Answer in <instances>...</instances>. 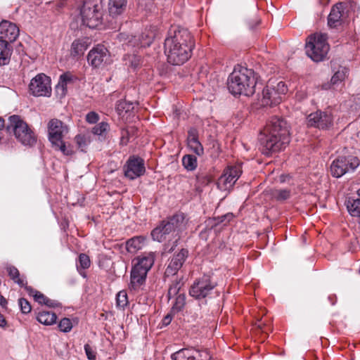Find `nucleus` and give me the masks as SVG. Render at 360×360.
<instances>
[{"label":"nucleus","mask_w":360,"mask_h":360,"mask_svg":"<svg viewBox=\"0 0 360 360\" xmlns=\"http://www.w3.org/2000/svg\"><path fill=\"white\" fill-rule=\"evenodd\" d=\"M124 60H128L129 65L134 68H136L140 65L141 62L140 56L136 55H129L127 56V58H124Z\"/></svg>","instance_id":"49530a36"},{"label":"nucleus","mask_w":360,"mask_h":360,"mask_svg":"<svg viewBox=\"0 0 360 360\" xmlns=\"http://www.w3.org/2000/svg\"><path fill=\"white\" fill-rule=\"evenodd\" d=\"M188 146L196 155L200 156L203 154V147L198 139V132L196 129H191L188 131L187 138Z\"/></svg>","instance_id":"4be33fe9"},{"label":"nucleus","mask_w":360,"mask_h":360,"mask_svg":"<svg viewBox=\"0 0 360 360\" xmlns=\"http://www.w3.org/2000/svg\"><path fill=\"white\" fill-rule=\"evenodd\" d=\"M359 164L360 160L356 156H339L330 165V174L335 178H340L347 173L354 172Z\"/></svg>","instance_id":"1a4fd4ad"},{"label":"nucleus","mask_w":360,"mask_h":360,"mask_svg":"<svg viewBox=\"0 0 360 360\" xmlns=\"http://www.w3.org/2000/svg\"><path fill=\"white\" fill-rule=\"evenodd\" d=\"M137 262L131 271V281L129 288L136 290L144 283L148 271L154 264L155 255L153 252H148L142 255L137 259Z\"/></svg>","instance_id":"39448f33"},{"label":"nucleus","mask_w":360,"mask_h":360,"mask_svg":"<svg viewBox=\"0 0 360 360\" xmlns=\"http://www.w3.org/2000/svg\"><path fill=\"white\" fill-rule=\"evenodd\" d=\"M261 105L262 106H271L280 103L282 98L270 86H267L262 91V98H259Z\"/></svg>","instance_id":"aec40b11"},{"label":"nucleus","mask_w":360,"mask_h":360,"mask_svg":"<svg viewBox=\"0 0 360 360\" xmlns=\"http://www.w3.org/2000/svg\"><path fill=\"white\" fill-rule=\"evenodd\" d=\"M327 39L328 35L321 32H316L307 37L305 51L312 60L320 62L326 58L329 51Z\"/></svg>","instance_id":"423d86ee"},{"label":"nucleus","mask_w":360,"mask_h":360,"mask_svg":"<svg viewBox=\"0 0 360 360\" xmlns=\"http://www.w3.org/2000/svg\"><path fill=\"white\" fill-rule=\"evenodd\" d=\"M68 131V126L60 120L51 119L48 123V138L51 143H58Z\"/></svg>","instance_id":"ddd939ff"},{"label":"nucleus","mask_w":360,"mask_h":360,"mask_svg":"<svg viewBox=\"0 0 360 360\" xmlns=\"http://www.w3.org/2000/svg\"><path fill=\"white\" fill-rule=\"evenodd\" d=\"M117 305L120 307L124 308L128 304L127 294L124 290L120 291L116 297Z\"/></svg>","instance_id":"a19ab883"},{"label":"nucleus","mask_w":360,"mask_h":360,"mask_svg":"<svg viewBox=\"0 0 360 360\" xmlns=\"http://www.w3.org/2000/svg\"><path fill=\"white\" fill-rule=\"evenodd\" d=\"M109 129V124L102 122L92 128V133L95 135L104 136Z\"/></svg>","instance_id":"58836bf2"},{"label":"nucleus","mask_w":360,"mask_h":360,"mask_svg":"<svg viewBox=\"0 0 360 360\" xmlns=\"http://www.w3.org/2000/svg\"><path fill=\"white\" fill-rule=\"evenodd\" d=\"M7 304L6 299L1 295H0V305L3 307H5Z\"/></svg>","instance_id":"bf43d9fd"},{"label":"nucleus","mask_w":360,"mask_h":360,"mask_svg":"<svg viewBox=\"0 0 360 360\" xmlns=\"http://www.w3.org/2000/svg\"><path fill=\"white\" fill-rule=\"evenodd\" d=\"M30 93L34 96H47L51 94V79L49 77L41 73L31 79L29 85Z\"/></svg>","instance_id":"9b49d317"},{"label":"nucleus","mask_w":360,"mask_h":360,"mask_svg":"<svg viewBox=\"0 0 360 360\" xmlns=\"http://www.w3.org/2000/svg\"><path fill=\"white\" fill-rule=\"evenodd\" d=\"M227 86L233 95H253L256 86L254 71L240 65L235 67L228 78Z\"/></svg>","instance_id":"7ed1b4c3"},{"label":"nucleus","mask_w":360,"mask_h":360,"mask_svg":"<svg viewBox=\"0 0 360 360\" xmlns=\"http://www.w3.org/2000/svg\"><path fill=\"white\" fill-rule=\"evenodd\" d=\"M347 5L344 2H339L331 8L328 18V24L330 27H336L347 17Z\"/></svg>","instance_id":"f3484780"},{"label":"nucleus","mask_w":360,"mask_h":360,"mask_svg":"<svg viewBox=\"0 0 360 360\" xmlns=\"http://www.w3.org/2000/svg\"><path fill=\"white\" fill-rule=\"evenodd\" d=\"M217 286V282L209 275L197 278L189 290V294L195 300H202L210 296Z\"/></svg>","instance_id":"9d476101"},{"label":"nucleus","mask_w":360,"mask_h":360,"mask_svg":"<svg viewBox=\"0 0 360 360\" xmlns=\"http://www.w3.org/2000/svg\"><path fill=\"white\" fill-rule=\"evenodd\" d=\"M172 320V316H171V314L166 315L162 319V325L165 326H168L171 323Z\"/></svg>","instance_id":"4d7b16f0"},{"label":"nucleus","mask_w":360,"mask_h":360,"mask_svg":"<svg viewBox=\"0 0 360 360\" xmlns=\"http://www.w3.org/2000/svg\"><path fill=\"white\" fill-rule=\"evenodd\" d=\"M194 41L190 32L184 28H171L164 44L167 61L174 65H181L191 56Z\"/></svg>","instance_id":"f257e3e1"},{"label":"nucleus","mask_w":360,"mask_h":360,"mask_svg":"<svg viewBox=\"0 0 360 360\" xmlns=\"http://www.w3.org/2000/svg\"><path fill=\"white\" fill-rule=\"evenodd\" d=\"M127 6V0H109L108 11L110 15L116 18L121 15Z\"/></svg>","instance_id":"b1692460"},{"label":"nucleus","mask_w":360,"mask_h":360,"mask_svg":"<svg viewBox=\"0 0 360 360\" xmlns=\"http://www.w3.org/2000/svg\"><path fill=\"white\" fill-rule=\"evenodd\" d=\"M259 141L263 154L270 155L290 143L289 127L284 120L274 117L260 134Z\"/></svg>","instance_id":"f03ea898"},{"label":"nucleus","mask_w":360,"mask_h":360,"mask_svg":"<svg viewBox=\"0 0 360 360\" xmlns=\"http://www.w3.org/2000/svg\"><path fill=\"white\" fill-rule=\"evenodd\" d=\"M197 180L201 184H207L210 181V178L207 175H198Z\"/></svg>","instance_id":"864d4df0"},{"label":"nucleus","mask_w":360,"mask_h":360,"mask_svg":"<svg viewBox=\"0 0 360 360\" xmlns=\"http://www.w3.org/2000/svg\"><path fill=\"white\" fill-rule=\"evenodd\" d=\"M6 130L13 133L16 139L24 146H32L37 142L33 131L19 115L9 117Z\"/></svg>","instance_id":"20e7f679"},{"label":"nucleus","mask_w":360,"mask_h":360,"mask_svg":"<svg viewBox=\"0 0 360 360\" xmlns=\"http://www.w3.org/2000/svg\"><path fill=\"white\" fill-rule=\"evenodd\" d=\"M233 218V214L232 213H227L224 215H222V216H220V217H218L217 218H216L215 220H217V222L215 224H219L224 223V222H225V224H226V222L230 221Z\"/></svg>","instance_id":"3c124183"},{"label":"nucleus","mask_w":360,"mask_h":360,"mask_svg":"<svg viewBox=\"0 0 360 360\" xmlns=\"http://www.w3.org/2000/svg\"><path fill=\"white\" fill-rule=\"evenodd\" d=\"M175 301L172 307V311L179 312L181 311L186 304V295L184 292L179 293L175 296Z\"/></svg>","instance_id":"473e14b6"},{"label":"nucleus","mask_w":360,"mask_h":360,"mask_svg":"<svg viewBox=\"0 0 360 360\" xmlns=\"http://www.w3.org/2000/svg\"><path fill=\"white\" fill-rule=\"evenodd\" d=\"M7 271L9 276L14 281V282L17 283L20 286H24L25 285L24 280L19 278L20 274L15 267L11 266H8Z\"/></svg>","instance_id":"f704fd0d"},{"label":"nucleus","mask_w":360,"mask_h":360,"mask_svg":"<svg viewBox=\"0 0 360 360\" xmlns=\"http://www.w3.org/2000/svg\"><path fill=\"white\" fill-rule=\"evenodd\" d=\"M275 198L280 200H284L290 197V191L286 189L276 191L274 193Z\"/></svg>","instance_id":"de8ad7c7"},{"label":"nucleus","mask_w":360,"mask_h":360,"mask_svg":"<svg viewBox=\"0 0 360 360\" xmlns=\"http://www.w3.org/2000/svg\"><path fill=\"white\" fill-rule=\"evenodd\" d=\"M307 125L320 129H329L333 124V117L328 112L317 110L308 115Z\"/></svg>","instance_id":"f8f14e48"},{"label":"nucleus","mask_w":360,"mask_h":360,"mask_svg":"<svg viewBox=\"0 0 360 360\" xmlns=\"http://www.w3.org/2000/svg\"><path fill=\"white\" fill-rule=\"evenodd\" d=\"M259 22L260 20L257 17H255L252 22L248 21L249 27L251 30L254 29L257 25H259Z\"/></svg>","instance_id":"5fc2aeb1"},{"label":"nucleus","mask_w":360,"mask_h":360,"mask_svg":"<svg viewBox=\"0 0 360 360\" xmlns=\"http://www.w3.org/2000/svg\"><path fill=\"white\" fill-rule=\"evenodd\" d=\"M89 63L95 68H98L110 61L108 49L103 45H97L91 49L87 56Z\"/></svg>","instance_id":"dca6fc26"},{"label":"nucleus","mask_w":360,"mask_h":360,"mask_svg":"<svg viewBox=\"0 0 360 360\" xmlns=\"http://www.w3.org/2000/svg\"><path fill=\"white\" fill-rule=\"evenodd\" d=\"M6 326V321L4 315L0 314V327L4 328Z\"/></svg>","instance_id":"13d9d810"},{"label":"nucleus","mask_w":360,"mask_h":360,"mask_svg":"<svg viewBox=\"0 0 360 360\" xmlns=\"http://www.w3.org/2000/svg\"><path fill=\"white\" fill-rule=\"evenodd\" d=\"M98 120H99V115L94 111L89 112L86 115V120L87 122H89L90 124H95L98 121Z\"/></svg>","instance_id":"09e8293b"},{"label":"nucleus","mask_w":360,"mask_h":360,"mask_svg":"<svg viewBox=\"0 0 360 360\" xmlns=\"http://www.w3.org/2000/svg\"><path fill=\"white\" fill-rule=\"evenodd\" d=\"M34 299L36 302H39V304H45V302L46 300V297L41 293L40 292H35V294H33Z\"/></svg>","instance_id":"603ef678"},{"label":"nucleus","mask_w":360,"mask_h":360,"mask_svg":"<svg viewBox=\"0 0 360 360\" xmlns=\"http://www.w3.org/2000/svg\"><path fill=\"white\" fill-rule=\"evenodd\" d=\"M348 72L349 70L347 68L340 67L338 70L334 72V75L330 79L331 85H337L344 81L348 75Z\"/></svg>","instance_id":"c85d7f7f"},{"label":"nucleus","mask_w":360,"mask_h":360,"mask_svg":"<svg viewBox=\"0 0 360 360\" xmlns=\"http://www.w3.org/2000/svg\"><path fill=\"white\" fill-rule=\"evenodd\" d=\"M37 319L44 325L50 326L56 323L57 316L53 312L44 311L38 314Z\"/></svg>","instance_id":"cd10ccee"},{"label":"nucleus","mask_w":360,"mask_h":360,"mask_svg":"<svg viewBox=\"0 0 360 360\" xmlns=\"http://www.w3.org/2000/svg\"><path fill=\"white\" fill-rule=\"evenodd\" d=\"M12 49L8 44L0 41V65H7L11 58Z\"/></svg>","instance_id":"bb28decb"},{"label":"nucleus","mask_w":360,"mask_h":360,"mask_svg":"<svg viewBox=\"0 0 360 360\" xmlns=\"http://www.w3.org/2000/svg\"><path fill=\"white\" fill-rule=\"evenodd\" d=\"M84 351L89 360H96V352L89 344L84 345Z\"/></svg>","instance_id":"8fccbe9b"},{"label":"nucleus","mask_w":360,"mask_h":360,"mask_svg":"<svg viewBox=\"0 0 360 360\" xmlns=\"http://www.w3.org/2000/svg\"><path fill=\"white\" fill-rule=\"evenodd\" d=\"M155 35L153 32H143L139 39H137L136 46H140L141 47L149 46L152 44Z\"/></svg>","instance_id":"7c9ffc66"},{"label":"nucleus","mask_w":360,"mask_h":360,"mask_svg":"<svg viewBox=\"0 0 360 360\" xmlns=\"http://www.w3.org/2000/svg\"><path fill=\"white\" fill-rule=\"evenodd\" d=\"M198 352L201 354V356H199L198 354H196V356H197V358H198L200 359H205L206 358L207 355L205 354H204V352H207L208 354V352L207 351H202V352L198 351Z\"/></svg>","instance_id":"680f3d73"},{"label":"nucleus","mask_w":360,"mask_h":360,"mask_svg":"<svg viewBox=\"0 0 360 360\" xmlns=\"http://www.w3.org/2000/svg\"><path fill=\"white\" fill-rule=\"evenodd\" d=\"M356 105L358 106L359 110H360V94L355 99Z\"/></svg>","instance_id":"e2e57ef3"},{"label":"nucleus","mask_w":360,"mask_h":360,"mask_svg":"<svg viewBox=\"0 0 360 360\" xmlns=\"http://www.w3.org/2000/svg\"><path fill=\"white\" fill-rule=\"evenodd\" d=\"M207 355L205 359L197 358L196 354L201 356V354L198 352V350L189 349V348H184L179 349V351L173 353L171 355V358L172 360H209L210 355L207 352H204Z\"/></svg>","instance_id":"412c9836"},{"label":"nucleus","mask_w":360,"mask_h":360,"mask_svg":"<svg viewBox=\"0 0 360 360\" xmlns=\"http://www.w3.org/2000/svg\"><path fill=\"white\" fill-rule=\"evenodd\" d=\"M240 175L237 167H231L226 169L218 180L217 185L221 190H229L234 185Z\"/></svg>","instance_id":"a211bd4d"},{"label":"nucleus","mask_w":360,"mask_h":360,"mask_svg":"<svg viewBox=\"0 0 360 360\" xmlns=\"http://www.w3.org/2000/svg\"><path fill=\"white\" fill-rule=\"evenodd\" d=\"M19 35V29L15 24L7 20L0 22V41L10 44L15 41Z\"/></svg>","instance_id":"6ab92c4d"},{"label":"nucleus","mask_w":360,"mask_h":360,"mask_svg":"<svg viewBox=\"0 0 360 360\" xmlns=\"http://www.w3.org/2000/svg\"><path fill=\"white\" fill-rule=\"evenodd\" d=\"M346 206L349 213L353 216L360 218V196L357 198H349L346 201Z\"/></svg>","instance_id":"a878e982"},{"label":"nucleus","mask_w":360,"mask_h":360,"mask_svg":"<svg viewBox=\"0 0 360 360\" xmlns=\"http://www.w3.org/2000/svg\"><path fill=\"white\" fill-rule=\"evenodd\" d=\"M58 328L63 333L70 332L72 328V324L70 319L68 318L62 319L58 323Z\"/></svg>","instance_id":"79ce46f5"},{"label":"nucleus","mask_w":360,"mask_h":360,"mask_svg":"<svg viewBox=\"0 0 360 360\" xmlns=\"http://www.w3.org/2000/svg\"><path fill=\"white\" fill-rule=\"evenodd\" d=\"M73 76L70 72H65L60 76L58 84L56 89L58 94L64 96L67 92V84L72 81Z\"/></svg>","instance_id":"393cba45"},{"label":"nucleus","mask_w":360,"mask_h":360,"mask_svg":"<svg viewBox=\"0 0 360 360\" xmlns=\"http://www.w3.org/2000/svg\"><path fill=\"white\" fill-rule=\"evenodd\" d=\"M44 304L50 307H56L58 305V303L47 297Z\"/></svg>","instance_id":"6e6d98bb"},{"label":"nucleus","mask_w":360,"mask_h":360,"mask_svg":"<svg viewBox=\"0 0 360 360\" xmlns=\"http://www.w3.org/2000/svg\"><path fill=\"white\" fill-rule=\"evenodd\" d=\"M103 15L101 0H84L80 8L82 23L94 29L101 24Z\"/></svg>","instance_id":"0eeeda50"},{"label":"nucleus","mask_w":360,"mask_h":360,"mask_svg":"<svg viewBox=\"0 0 360 360\" xmlns=\"http://www.w3.org/2000/svg\"><path fill=\"white\" fill-rule=\"evenodd\" d=\"M176 245L175 244V245H174L172 248H170L168 250V252H171V251H172V250H173V249H174V246H176Z\"/></svg>","instance_id":"69168bd1"},{"label":"nucleus","mask_w":360,"mask_h":360,"mask_svg":"<svg viewBox=\"0 0 360 360\" xmlns=\"http://www.w3.org/2000/svg\"><path fill=\"white\" fill-rule=\"evenodd\" d=\"M182 164L188 171H193L198 165L197 158L193 155H185L182 158Z\"/></svg>","instance_id":"2f4dec72"},{"label":"nucleus","mask_w":360,"mask_h":360,"mask_svg":"<svg viewBox=\"0 0 360 360\" xmlns=\"http://www.w3.org/2000/svg\"><path fill=\"white\" fill-rule=\"evenodd\" d=\"M51 144L56 150H59L65 155H70L72 153V150L65 145L63 139L59 141L58 143H51Z\"/></svg>","instance_id":"ea45409f"},{"label":"nucleus","mask_w":360,"mask_h":360,"mask_svg":"<svg viewBox=\"0 0 360 360\" xmlns=\"http://www.w3.org/2000/svg\"><path fill=\"white\" fill-rule=\"evenodd\" d=\"M143 239L140 237H134L127 240V248L129 252H134L141 248Z\"/></svg>","instance_id":"c9c22d12"},{"label":"nucleus","mask_w":360,"mask_h":360,"mask_svg":"<svg viewBox=\"0 0 360 360\" xmlns=\"http://www.w3.org/2000/svg\"><path fill=\"white\" fill-rule=\"evenodd\" d=\"M18 304L23 314H28L31 311L32 307L30 302L25 298H20L18 300Z\"/></svg>","instance_id":"37998d69"},{"label":"nucleus","mask_w":360,"mask_h":360,"mask_svg":"<svg viewBox=\"0 0 360 360\" xmlns=\"http://www.w3.org/2000/svg\"><path fill=\"white\" fill-rule=\"evenodd\" d=\"M79 267L83 269H88L90 266V259L86 254H80L79 256Z\"/></svg>","instance_id":"a18cd8bd"},{"label":"nucleus","mask_w":360,"mask_h":360,"mask_svg":"<svg viewBox=\"0 0 360 360\" xmlns=\"http://www.w3.org/2000/svg\"><path fill=\"white\" fill-rule=\"evenodd\" d=\"M75 142L82 151H84L88 144L90 143L89 138L84 134H78L75 138Z\"/></svg>","instance_id":"4c0bfd02"},{"label":"nucleus","mask_w":360,"mask_h":360,"mask_svg":"<svg viewBox=\"0 0 360 360\" xmlns=\"http://www.w3.org/2000/svg\"><path fill=\"white\" fill-rule=\"evenodd\" d=\"M4 120L0 117V130H1L4 127Z\"/></svg>","instance_id":"0e129e2a"},{"label":"nucleus","mask_w":360,"mask_h":360,"mask_svg":"<svg viewBox=\"0 0 360 360\" xmlns=\"http://www.w3.org/2000/svg\"><path fill=\"white\" fill-rule=\"evenodd\" d=\"M25 289L27 291L28 294L32 296H33V294H35V292H37V290L32 288L30 286H25Z\"/></svg>","instance_id":"052dcab7"},{"label":"nucleus","mask_w":360,"mask_h":360,"mask_svg":"<svg viewBox=\"0 0 360 360\" xmlns=\"http://www.w3.org/2000/svg\"><path fill=\"white\" fill-rule=\"evenodd\" d=\"M120 41H123L124 44L127 46H135L137 41V38L135 36H129L124 33H120L117 36Z\"/></svg>","instance_id":"e433bc0d"},{"label":"nucleus","mask_w":360,"mask_h":360,"mask_svg":"<svg viewBox=\"0 0 360 360\" xmlns=\"http://www.w3.org/2000/svg\"><path fill=\"white\" fill-rule=\"evenodd\" d=\"M258 327H259V328H262V325H261L260 323H259V324H258Z\"/></svg>","instance_id":"774afa93"},{"label":"nucleus","mask_w":360,"mask_h":360,"mask_svg":"<svg viewBox=\"0 0 360 360\" xmlns=\"http://www.w3.org/2000/svg\"><path fill=\"white\" fill-rule=\"evenodd\" d=\"M89 46V39L83 38L76 39L72 44L70 55L74 58L80 57L84 55Z\"/></svg>","instance_id":"5701e85b"},{"label":"nucleus","mask_w":360,"mask_h":360,"mask_svg":"<svg viewBox=\"0 0 360 360\" xmlns=\"http://www.w3.org/2000/svg\"><path fill=\"white\" fill-rule=\"evenodd\" d=\"M184 285V282L182 281V278L179 279H175L172 281L168 289V297L170 300L172 297H175L176 295H179L181 292V289Z\"/></svg>","instance_id":"c756f323"},{"label":"nucleus","mask_w":360,"mask_h":360,"mask_svg":"<svg viewBox=\"0 0 360 360\" xmlns=\"http://www.w3.org/2000/svg\"><path fill=\"white\" fill-rule=\"evenodd\" d=\"M271 88H274V90L276 91V93H278L281 98L282 96H284L288 91L287 86L283 82H278L276 86H271Z\"/></svg>","instance_id":"c03bdc74"},{"label":"nucleus","mask_w":360,"mask_h":360,"mask_svg":"<svg viewBox=\"0 0 360 360\" xmlns=\"http://www.w3.org/2000/svg\"><path fill=\"white\" fill-rule=\"evenodd\" d=\"M357 195H358L359 196H360V188H359V189L358 190V191H357Z\"/></svg>","instance_id":"338daca9"},{"label":"nucleus","mask_w":360,"mask_h":360,"mask_svg":"<svg viewBox=\"0 0 360 360\" xmlns=\"http://www.w3.org/2000/svg\"><path fill=\"white\" fill-rule=\"evenodd\" d=\"M188 256V251L186 249H181L179 252L175 253L168 259V264L165 271L166 277L177 274L182 268L186 259Z\"/></svg>","instance_id":"2eb2a0df"},{"label":"nucleus","mask_w":360,"mask_h":360,"mask_svg":"<svg viewBox=\"0 0 360 360\" xmlns=\"http://www.w3.org/2000/svg\"><path fill=\"white\" fill-rule=\"evenodd\" d=\"M134 109V103L126 101L120 100L116 103V110L119 115H122L123 112H130Z\"/></svg>","instance_id":"72a5a7b5"},{"label":"nucleus","mask_w":360,"mask_h":360,"mask_svg":"<svg viewBox=\"0 0 360 360\" xmlns=\"http://www.w3.org/2000/svg\"><path fill=\"white\" fill-rule=\"evenodd\" d=\"M184 222V217L182 214H174L172 217L168 218L167 220H163L160 224L155 228L151 232V236L154 240L162 242L167 238L169 235L178 236L174 243H176L179 236L178 232Z\"/></svg>","instance_id":"6e6552de"},{"label":"nucleus","mask_w":360,"mask_h":360,"mask_svg":"<svg viewBox=\"0 0 360 360\" xmlns=\"http://www.w3.org/2000/svg\"><path fill=\"white\" fill-rule=\"evenodd\" d=\"M124 172L125 176L131 180L142 176L146 172L143 160L139 157H130L124 166Z\"/></svg>","instance_id":"4468645a"}]
</instances>
